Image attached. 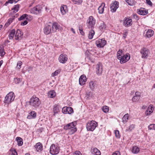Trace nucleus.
<instances>
[{
  "instance_id": "obj_1",
  "label": "nucleus",
  "mask_w": 155,
  "mask_h": 155,
  "mask_svg": "<svg viewBox=\"0 0 155 155\" xmlns=\"http://www.w3.org/2000/svg\"><path fill=\"white\" fill-rule=\"evenodd\" d=\"M59 27L58 24L56 22L53 23L52 25H48L46 26L44 28V33L48 35L52 32H55L59 29Z\"/></svg>"
},
{
  "instance_id": "obj_2",
  "label": "nucleus",
  "mask_w": 155,
  "mask_h": 155,
  "mask_svg": "<svg viewBox=\"0 0 155 155\" xmlns=\"http://www.w3.org/2000/svg\"><path fill=\"white\" fill-rule=\"evenodd\" d=\"M77 124L76 121L68 124L64 126V129L65 130H70L68 133L71 135L72 134L77 130V129L75 127Z\"/></svg>"
},
{
  "instance_id": "obj_3",
  "label": "nucleus",
  "mask_w": 155,
  "mask_h": 155,
  "mask_svg": "<svg viewBox=\"0 0 155 155\" xmlns=\"http://www.w3.org/2000/svg\"><path fill=\"white\" fill-rule=\"evenodd\" d=\"M29 104L35 108L38 107L41 104V101L39 98L35 95H33L30 99L29 101Z\"/></svg>"
},
{
  "instance_id": "obj_4",
  "label": "nucleus",
  "mask_w": 155,
  "mask_h": 155,
  "mask_svg": "<svg viewBox=\"0 0 155 155\" xmlns=\"http://www.w3.org/2000/svg\"><path fill=\"white\" fill-rule=\"evenodd\" d=\"M97 126V123L94 120H92L87 123L86 128L88 131H93Z\"/></svg>"
},
{
  "instance_id": "obj_5",
  "label": "nucleus",
  "mask_w": 155,
  "mask_h": 155,
  "mask_svg": "<svg viewBox=\"0 0 155 155\" xmlns=\"http://www.w3.org/2000/svg\"><path fill=\"white\" fill-rule=\"evenodd\" d=\"M14 93L12 92H9L5 97L4 102L6 104H8L12 102L14 100Z\"/></svg>"
},
{
  "instance_id": "obj_6",
  "label": "nucleus",
  "mask_w": 155,
  "mask_h": 155,
  "mask_svg": "<svg viewBox=\"0 0 155 155\" xmlns=\"http://www.w3.org/2000/svg\"><path fill=\"white\" fill-rule=\"evenodd\" d=\"M59 148L57 145L52 144L51 146L50 149V152L52 155H56L59 153Z\"/></svg>"
},
{
  "instance_id": "obj_7",
  "label": "nucleus",
  "mask_w": 155,
  "mask_h": 155,
  "mask_svg": "<svg viewBox=\"0 0 155 155\" xmlns=\"http://www.w3.org/2000/svg\"><path fill=\"white\" fill-rule=\"evenodd\" d=\"M95 24V20L92 16L89 17L88 19L87 20V25L89 28H94Z\"/></svg>"
},
{
  "instance_id": "obj_8",
  "label": "nucleus",
  "mask_w": 155,
  "mask_h": 155,
  "mask_svg": "<svg viewBox=\"0 0 155 155\" xmlns=\"http://www.w3.org/2000/svg\"><path fill=\"white\" fill-rule=\"evenodd\" d=\"M42 9V7L39 5L31 8L30 10V12L35 14H38L41 12Z\"/></svg>"
},
{
  "instance_id": "obj_9",
  "label": "nucleus",
  "mask_w": 155,
  "mask_h": 155,
  "mask_svg": "<svg viewBox=\"0 0 155 155\" xmlns=\"http://www.w3.org/2000/svg\"><path fill=\"white\" fill-rule=\"evenodd\" d=\"M107 41L104 39L102 38L96 41V44L97 46L98 47L103 48L106 44Z\"/></svg>"
},
{
  "instance_id": "obj_10",
  "label": "nucleus",
  "mask_w": 155,
  "mask_h": 155,
  "mask_svg": "<svg viewBox=\"0 0 155 155\" xmlns=\"http://www.w3.org/2000/svg\"><path fill=\"white\" fill-rule=\"evenodd\" d=\"M130 58V55L129 54H126L122 56L119 60H120V63H124L128 61Z\"/></svg>"
},
{
  "instance_id": "obj_11",
  "label": "nucleus",
  "mask_w": 155,
  "mask_h": 155,
  "mask_svg": "<svg viewBox=\"0 0 155 155\" xmlns=\"http://www.w3.org/2000/svg\"><path fill=\"white\" fill-rule=\"evenodd\" d=\"M149 51L148 49L145 47H143L141 49L140 53L142 54L141 57L143 58H145L148 56Z\"/></svg>"
},
{
  "instance_id": "obj_12",
  "label": "nucleus",
  "mask_w": 155,
  "mask_h": 155,
  "mask_svg": "<svg viewBox=\"0 0 155 155\" xmlns=\"http://www.w3.org/2000/svg\"><path fill=\"white\" fill-rule=\"evenodd\" d=\"M119 7V2L116 1H114L110 5V8L111 11L114 12H116L117 9Z\"/></svg>"
},
{
  "instance_id": "obj_13",
  "label": "nucleus",
  "mask_w": 155,
  "mask_h": 155,
  "mask_svg": "<svg viewBox=\"0 0 155 155\" xmlns=\"http://www.w3.org/2000/svg\"><path fill=\"white\" fill-rule=\"evenodd\" d=\"M132 19L130 17H126L124 20L123 25L126 27L130 26L132 25Z\"/></svg>"
},
{
  "instance_id": "obj_14",
  "label": "nucleus",
  "mask_w": 155,
  "mask_h": 155,
  "mask_svg": "<svg viewBox=\"0 0 155 155\" xmlns=\"http://www.w3.org/2000/svg\"><path fill=\"white\" fill-rule=\"evenodd\" d=\"M103 71L102 64V63L99 62L96 65V73L99 75H101Z\"/></svg>"
},
{
  "instance_id": "obj_15",
  "label": "nucleus",
  "mask_w": 155,
  "mask_h": 155,
  "mask_svg": "<svg viewBox=\"0 0 155 155\" xmlns=\"http://www.w3.org/2000/svg\"><path fill=\"white\" fill-rule=\"evenodd\" d=\"M58 60L61 63L64 64L68 60L67 56L65 54H61L59 57Z\"/></svg>"
},
{
  "instance_id": "obj_16",
  "label": "nucleus",
  "mask_w": 155,
  "mask_h": 155,
  "mask_svg": "<svg viewBox=\"0 0 155 155\" xmlns=\"http://www.w3.org/2000/svg\"><path fill=\"white\" fill-rule=\"evenodd\" d=\"M62 112L65 114H71L73 112V109L70 107H64L62 109Z\"/></svg>"
},
{
  "instance_id": "obj_17",
  "label": "nucleus",
  "mask_w": 155,
  "mask_h": 155,
  "mask_svg": "<svg viewBox=\"0 0 155 155\" xmlns=\"http://www.w3.org/2000/svg\"><path fill=\"white\" fill-rule=\"evenodd\" d=\"M141 97V93L140 92L137 91L135 92V95L134 96L132 100L133 102H136L138 101Z\"/></svg>"
},
{
  "instance_id": "obj_18",
  "label": "nucleus",
  "mask_w": 155,
  "mask_h": 155,
  "mask_svg": "<svg viewBox=\"0 0 155 155\" xmlns=\"http://www.w3.org/2000/svg\"><path fill=\"white\" fill-rule=\"evenodd\" d=\"M23 33L19 29H18L15 36V39L16 40H19L22 38Z\"/></svg>"
},
{
  "instance_id": "obj_19",
  "label": "nucleus",
  "mask_w": 155,
  "mask_h": 155,
  "mask_svg": "<svg viewBox=\"0 0 155 155\" xmlns=\"http://www.w3.org/2000/svg\"><path fill=\"white\" fill-rule=\"evenodd\" d=\"M87 81V78L86 76L83 75H81L79 79V83L80 85H83L85 84V82Z\"/></svg>"
},
{
  "instance_id": "obj_20",
  "label": "nucleus",
  "mask_w": 155,
  "mask_h": 155,
  "mask_svg": "<svg viewBox=\"0 0 155 155\" xmlns=\"http://www.w3.org/2000/svg\"><path fill=\"white\" fill-rule=\"evenodd\" d=\"M154 33V31L152 30L148 29L146 32L145 37L150 38L153 35Z\"/></svg>"
},
{
  "instance_id": "obj_21",
  "label": "nucleus",
  "mask_w": 155,
  "mask_h": 155,
  "mask_svg": "<svg viewBox=\"0 0 155 155\" xmlns=\"http://www.w3.org/2000/svg\"><path fill=\"white\" fill-rule=\"evenodd\" d=\"M35 147L37 151H40L42 149V144L39 142L36 144L35 146Z\"/></svg>"
},
{
  "instance_id": "obj_22",
  "label": "nucleus",
  "mask_w": 155,
  "mask_h": 155,
  "mask_svg": "<svg viewBox=\"0 0 155 155\" xmlns=\"http://www.w3.org/2000/svg\"><path fill=\"white\" fill-rule=\"evenodd\" d=\"M60 111L59 106L57 104L54 105L53 109V112L54 113V116L55 114L58 113Z\"/></svg>"
},
{
  "instance_id": "obj_23",
  "label": "nucleus",
  "mask_w": 155,
  "mask_h": 155,
  "mask_svg": "<svg viewBox=\"0 0 155 155\" xmlns=\"http://www.w3.org/2000/svg\"><path fill=\"white\" fill-rule=\"evenodd\" d=\"M61 11L62 15L65 14L68 12L67 6L64 5L62 6L61 8Z\"/></svg>"
},
{
  "instance_id": "obj_24",
  "label": "nucleus",
  "mask_w": 155,
  "mask_h": 155,
  "mask_svg": "<svg viewBox=\"0 0 155 155\" xmlns=\"http://www.w3.org/2000/svg\"><path fill=\"white\" fill-rule=\"evenodd\" d=\"M91 152V153L94 155H101V154L100 151L96 148H94L92 149Z\"/></svg>"
},
{
  "instance_id": "obj_25",
  "label": "nucleus",
  "mask_w": 155,
  "mask_h": 155,
  "mask_svg": "<svg viewBox=\"0 0 155 155\" xmlns=\"http://www.w3.org/2000/svg\"><path fill=\"white\" fill-rule=\"evenodd\" d=\"M153 107L152 106H149L145 112L146 114L147 115H150L151 113L153 112Z\"/></svg>"
},
{
  "instance_id": "obj_26",
  "label": "nucleus",
  "mask_w": 155,
  "mask_h": 155,
  "mask_svg": "<svg viewBox=\"0 0 155 155\" xmlns=\"http://www.w3.org/2000/svg\"><path fill=\"white\" fill-rule=\"evenodd\" d=\"M105 6V4L104 3H102L101 5L98 8V12L99 14H102L104 12V8Z\"/></svg>"
},
{
  "instance_id": "obj_27",
  "label": "nucleus",
  "mask_w": 155,
  "mask_h": 155,
  "mask_svg": "<svg viewBox=\"0 0 155 155\" xmlns=\"http://www.w3.org/2000/svg\"><path fill=\"white\" fill-rule=\"evenodd\" d=\"M36 116V113L35 111H32L29 113V115L28 116L27 118L31 119L35 118Z\"/></svg>"
},
{
  "instance_id": "obj_28",
  "label": "nucleus",
  "mask_w": 155,
  "mask_h": 155,
  "mask_svg": "<svg viewBox=\"0 0 155 155\" xmlns=\"http://www.w3.org/2000/svg\"><path fill=\"white\" fill-rule=\"evenodd\" d=\"M95 34V32L93 30V28L90 30L88 33V37L89 39H91L93 38V36Z\"/></svg>"
},
{
  "instance_id": "obj_29",
  "label": "nucleus",
  "mask_w": 155,
  "mask_h": 155,
  "mask_svg": "<svg viewBox=\"0 0 155 155\" xmlns=\"http://www.w3.org/2000/svg\"><path fill=\"white\" fill-rule=\"evenodd\" d=\"M137 13L140 15H145L148 13V12L145 10L144 9H141L137 11Z\"/></svg>"
},
{
  "instance_id": "obj_30",
  "label": "nucleus",
  "mask_w": 155,
  "mask_h": 155,
  "mask_svg": "<svg viewBox=\"0 0 155 155\" xmlns=\"http://www.w3.org/2000/svg\"><path fill=\"white\" fill-rule=\"evenodd\" d=\"M15 29H13L10 31L8 35V37L9 39H12L15 34Z\"/></svg>"
},
{
  "instance_id": "obj_31",
  "label": "nucleus",
  "mask_w": 155,
  "mask_h": 155,
  "mask_svg": "<svg viewBox=\"0 0 155 155\" xmlns=\"http://www.w3.org/2000/svg\"><path fill=\"white\" fill-rule=\"evenodd\" d=\"M139 151V148L137 146H134L133 147L132 152L134 154L137 153Z\"/></svg>"
},
{
  "instance_id": "obj_32",
  "label": "nucleus",
  "mask_w": 155,
  "mask_h": 155,
  "mask_svg": "<svg viewBox=\"0 0 155 155\" xmlns=\"http://www.w3.org/2000/svg\"><path fill=\"white\" fill-rule=\"evenodd\" d=\"M48 96L50 98H53L56 96L55 92L54 90H51L48 93Z\"/></svg>"
},
{
  "instance_id": "obj_33",
  "label": "nucleus",
  "mask_w": 155,
  "mask_h": 155,
  "mask_svg": "<svg viewBox=\"0 0 155 155\" xmlns=\"http://www.w3.org/2000/svg\"><path fill=\"white\" fill-rule=\"evenodd\" d=\"M96 83L93 81L90 82L89 85L90 88L92 90H93L96 87Z\"/></svg>"
},
{
  "instance_id": "obj_34",
  "label": "nucleus",
  "mask_w": 155,
  "mask_h": 155,
  "mask_svg": "<svg viewBox=\"0 0 155 155\" xmlns=\"http://www.w3.org/2000/svg\"><path fill=\"white\" fill-rule=\"evenodd\" d=\"M129 115L128 114H125L122 117V121L124 123H126L128 120V118L129 117Z\"/></svg>"
},
{
  "instance_id": "obj_35",
  "label": "nucleus",
  "mask_w": 155,
  "mask_h": 155,
  "mask_svg": "<svg viewBox=\"0 0 155 155\" xmlns=\"http://www.w3.org/2000/svg\"><path fill=\"white\" fill-rule=\"evenodd\" d=\"M16 140L17 141L18 145L19 146H21L23 144L22 139L20 137H17Z\"/></svg>"
},
{
  "instance_id": "obj_36",
  "label": "nucleus",
  "mask_w": 155,
  "mask_h": 155,
  "mask_svg": "<svg viewBox=\"0 0 155 155\" xmlns=\"http://www.w3.org/2000/svg\"><path fill=\"white\" fill-rule=\"evenodd\" d=\"M14 18H10L8 19L7 22L5 24V26L7 27L12 22Z\"/></svg>"
},
{
  "instance_id": "obj_37",
  "label": "nucleus",
  "mask_w": 155,
  "mask_h": 155,
  "mask_svg": "<svg viewBox=\"0 0 155 155\" xmlns=\"http://www.w3.org/2000/svg\"><path fill=\"white\" fill-rule=\"evenodd\" d=\"M123 51L122 50H119L117 52V57L118 59H119L121 56H122V55L123 54Z\"/></svg>"
},
{
  "instance_id": "obj_38",
  "label": "nucleus",
  "mask_w": 155,
  "mask_h": 155,
  "mask_svg": "<svg viewBox=\"0 0 155 155\" xmlns=\"http://www.w3.org/2000/svg\"><path fill=\"white\" fill-rule=\"evenodd\" d=\"M135 127V125L134 124L130 125L129 127L128 128H127L126 130V132H130Z\"/></svg>"
},
{
  "instance_id": "obj_39",
  "label": "nucleus",
  "mask_w": 155,
  "mask_h": 155,
  "mask_svg": "<svg viewBox=\"0 0 155 155\" xmlns=\"http://www.w3.org/2000/svg\"><path fill=\"white\" fill-rule=\"evenodd\" d=\"M19 5H15L14 6V7L13 8H12V10H14V13H16L17 12L19 8Z\"/></svg>"
},
{
  "instance_id": "obj_40",
  "label": "nucleus",
  "mask_w": 155,
  "mask_h": 155,
  "mask_svg": "<svg viewBox=\"0 0 155 155\" xmlns=\"http://www.w3.org/2000/svg\"><path fill=\"white\" fill-rule=\"evenodd\" d=\"M5 54L4 48L2 47L1 46L0 47V56H3L5 55Z\"/></svg>"
},
{
  "instance_id": "obj_41",
  "label": "nucleus",
  "mask_w": 155,
  "mask_h": 155,
  "mask_svg": "<svg viewBox=\"0 0 155 155\" xmlns=\"http://www.w3.org/2000/svg\"><path fill=\"white\" fill-rule=\"evenodd\" d=\"M102 110L105 113H107L109 111V107L107 106H104L102 107Z\"/></svg>"
},
{
  "instance_id": "obj_42",
  "label": "nucleus",
  "mask_w": 155,
  "mask_h": 155,
  "mask_svg": "<svg viewBox=\"0 0 155 155\" xmlns=\"http://www.w3.org/2000/svg\"><path fill=\"white\" fill-rule=\"evenodd\" d=\"M22 79L21 78H15L14 79V81L16 84H18L21 81Z\"/></svg>"
},
{
  "instance_id": "obj_43",
  "label": "nucleus",
  "mask_w": 155,
  "mask_h": 155,
  "mask_svg": "<svg viewBox=\"0 0 155 155\" xmlns=\"http://www.w3.org/2000/svg\"><path fill=\"white\" fill-rule=\"evenodd\" d=\"M125 1L130 5H133L134 4V2L133 0H125Z\"/></svg>"
},
{
  "instance_id": "obj_44",
  "label": "nucleus",
  "mask_w": 155,
  "mask_h": 155,
  "mask_svg": "<svg viewBox=\"0 0 155 155\" xmlns=\"http://www.w3.org/2000/svg\"><path fill=\"white\" fill-rule=\"evenodd\" d=\"M106 26L105 25L104 22H103L102 23H101L100 25L99 28L101 30H103L106 28Z\"/></svg>"
},
{
  "instance_id": "obj_45",
  "label": "nucleus",
  "mask_w": 155,
  "mask_h": 155,
  "mask_svg": "<svg viewBox=\"0 0 155 155\" xmlns=\"http://www.w3.org/2000/svg\"><path fill=\"white\" fill-rule=\"evenodd\" d=\"M114 133L116 137L117 138H119L120 137V135L118 130H116L114 131Z\"/></svg>"
},
{
  "instance_id": "obj_46",
  "label": "nucleus",
  "mask_w": 155,
  "mask_h": 155,
  "mask_svg": "<svg viewBox=\"0 0 155 155\" xmlns=\"http://www.w3.org/2000/svg\"><path fill=\"white\" fill-rule=\"evenodd\" d=\"M72 1L74 4L78 5L81 4L82 2V0H72Z\"/></svg>"
},
{
  "instance_id": "obj_47",
  "label": "nucleus",
  "mask_w": 155,
  "mask_h": 155,
  "mask_svg": "<svg viewBox=\"0 0 155 155\" xmlns=\"http://www.w3.org/2000/svg\"><path fill=\"white\" fill-rule=\"evenodd\" d=\"M149 130H155V124H151L149 125L148 127Z\"/></svg>"
},
{
  "instance_id": "obj_48",
  "label": "nucleus",
  "mask_w": 155,
  "mask_h": 155,
  "mask_svg": "<svg viewBox=\"0 0 155 155\" xmlns=\"http://www.w3.org/2000/svg\"><path fill=\"white\" fill-rule=\"evenodd\" d=\"M10 151L12 153V155H17V153L16 150L14 149H11L10 150Z\"/></svg>"
},
{
  "instance_id": "obj_49",
  "label": "nucleus",
  "mask_w": 155,
  "mask_h": 155,
  "mask_svg": "<svg viewBox=\"0 0 155 155\" xmlns=\"http://www.w3.org/2000/svg\"><path fill=\"white\" fill-rule=\"evenodd\" d=\"M27 16H28V15L26 14H24L23 15L20 17L18 18V20L20 21L21 20L24 19Z\"/></svg>"
},
{
  "instance_id": "obj_50",
  "label": "nucleus",
  "mask_w": 155,
  "mask_h": 155,
  "mask_svg": "<svg viewBox=\"0 0 155 155\" xmlns=\"http://www.w3.org/2000/svg\"><path fill=\"white\" fill-rule=\"evenodd\" d=\"M22 64V62L21 61H19L17 63V67L18 69H20L21 67V66Z\"/></svg>"
},
{
  "instance_id": "obj_51",
  "label": "nucleus",
  "mask_w": 155,
  "mask_h": 155,
  "mask_svg": "<svg viewBox=\"0 0 155 155\" xmlns=\"http://www.w3.org/2000/svg\"><path fill=\"white\" fill-rule=\"evenodd\" d=\"M59 72L60 71L58 70H56L54 73L52 74V75L53 77L56 76L58 74Z\"/></svg>"
},
{
  "instance_id": "obj_52",
  "label": "nucleus",
  "mask_w": 155,
  "mask_h": 155,
  "mask_svg": "<svg viewBox=\"0 0 155 155\" xmlns=\"http://www.w3.org/2000/svg\"><path fill=\"white\" fill-rule=\"evenodd\" d=\"M112 155H120V154L119 151H116L113 153Z\"/></svg>"
},
{
  "instance_id": "obj_53",
  "label": "nucleus",
  "mask_w": 155,
  "mask_h": 155,
  "mask_svg": "<svg viewBox=\"0 0 155 155\" xmlns=\"http://www.w3.org/2000/svg\"><path fill=\"white\" fill-rule=\"evenodd\" d=\"M73 155H82V154L80 151H76L74 153Z\"/></svg>"
},
{
  "instance_id": "obj_54",
  "label": "nucleus",
  "mask_w": 155,
  "mask_h": 155,
  "mask_svg": "<svg viewBox=\"0 0 155 155\" xmlns=\"http://www.w3.org/2000/svg\"><path fill=\"white\" fill-rule=\"evenodd\" d=\"M146 3L148 5L151 6L152 5V2L150 0H146Z\"/></svg>"
},
{
  "instance_id": "obj_55",
  "label": "nucleus",
  "mask_w": 155,
  "mask_h": 155,
  "mask_svg": "<svg viewBox=\"0 0 155 155\" xmlns=\"http://www.w3.org/2000/svg\"><path fill=\"white\" fill-rule=\"evenodd\" d=\"M79 31L80 33L82 35H84V33L82 29L79 28Z\"/></svg>"
},
{
  "instance_id": "obj_56",
  "label": "nucleus",
  "mask_w": 155,
  "mask_h": 155,
  "mask_svg": "<svg viewBox=\"0 0 155 155\" xmlns=\"http://www.w3.org/2000/svg\"><path fill=\"white\" fill-rule=\"evenodd\" d=\"M13 0H8V1L6 2L5 3V5H6L7 4L9 3L12 4L13 3Z\"/></svg>"
},
{
  "instance_id": "obj_57",
  "label": "nucleus",
  "mask_w": 155,
  "mask_h": 155,
  "mask_svg": "<svg viewBox=\"0 0 155 155\" xmlns=\"http://www.w3.org/2000/svg\"><path fill=\"white\" fill-rule=\"evenodd\" d=\"M28 23V21L25 20L23 22H21V25H26Z\"/></svg>"
},
{
  "instance_id": "obj_58",
  "label": "nucleus",
  "mask_w": 155,
  "mask_h": 155,
  "mask_svg": "<svg viewBox=\"0 0 155 155\" xmlns=\"http://www.w3.org/2000/svg\"><path fill=\"white\" fill-rule=\"evenodd\" d=\"M134 17L137 20L138 19V16L137 15L135 14L134 15Z\"/></svg>"
},
{
  "instance_id": "obj_59",
  "label": "nucleus",
  "mask_w": 155,
  "mask_h": 155,
  "mask_svg": "<svg viewBox=\"0 0 155 155\" xmlns=\"http://www.w3.org/2000/svg\"><path fill=\"white\" fill-rule=\"evenodd\" d=\"M71 31L73 33H74V34L75 33V31L74 30L73 28H71Z\"/></svg>"
},
{
  "instance_id": "obj_60",
  "label": "nucleus",
  "mask_w": 155,
  "mask_h": 155,
  "mask_svg": "<svg viewBox=\"0 0 155 155\" xmlns=\"http://www.w3.org/2000/svg\"><path fill=\"white\" fill-rule=\"evenodd\" d=\"M153 88H155V84H154L153 86L152 89Z\"/></svg>"
},
{
  "instance_id": "obj_61",
  "label": "nucleus",
  "mask_w": 155,
  "mask_h": 155,
  "mask_svg": "<svg viewBox=\"0 0 155 155\" xmlns=\"http://www.w3.org/2000/svg\"><path fill=\"white\" fill-rule=\"evenodd\" d=\"M2 27V25H0V30H1V28Z\"/></svg>"
},
{
  "instance_id": "obj_62",
  "label": "nucleus",
  "mask_w": 155,
  "mask_h": 155,
  "mask_svg": "<svg viewBox=\"0 0 155 155\" xmlns=\"http://www.w3.org/2000/svg\"><path fill=\"white\" fill-rule=\"evenodd\" d=\"M25 155H30V154L28 153H26Z\"/></svg>"
},
{
  "instance_id": "obj_63",
  "label": "nucleus",
  "mask_w": 155,
  "mask_h": 155,
  "mask_svg": "<svg viewBox=\"0 0 155 155\" xmlns=\"http://www.w3.org/2000/svg\"><path fill=\"white\" fill-rule=\"evenodd\" d=\"M144 106H143V107H142V108H144Z\"/></svg>"
},
{
  "instance_id": "obj_64",
  "label": "nucleus",
  "mask_w": 155,
  "mask_h": 155,
  "mask_svg": "<svg viewBox=\"0 0 155 155\" xmlns=\"http://www.w3.org/2000/svg\"><path fill=\"white\" fill-rule=\"evenodd\" d=\"M144 106H143V107H142V108H144Z\"/></svg>"
}]
</instances>
